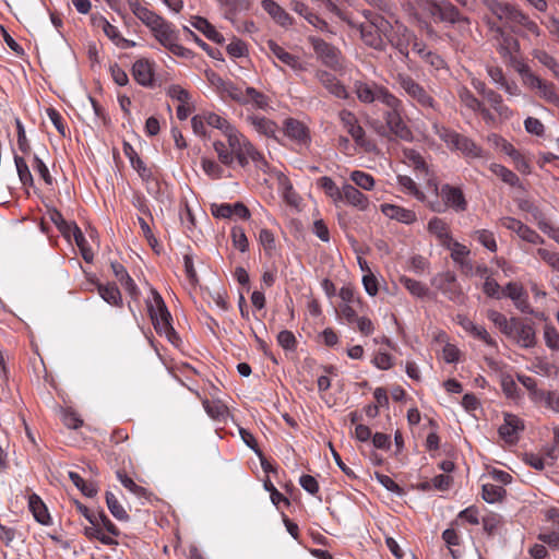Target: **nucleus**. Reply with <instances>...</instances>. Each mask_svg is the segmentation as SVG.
Listing matches in <instances>:
<instances>
[{
	"label": "nucleus",
	"mask_w": 559,
	"mask_h": 559,
	"mask_svg": "<svg viewBox=\"0 0 559 559\" xmlns=\"http://www.w3.org/2000/svg\"><path fill=\"white\" fill-rule=\"evenodd\" d=\"M427 188L432 194H429L426 205L432 212L444 213L453 210L461 213L467 210L468 203L460 187L445 183L439 188L437 179L430 177L427 179Z\"/></svg>",
	"instance_id": "nucleus-1"
},
{
	"label": "nucleus",
	"mask_w": 559,
	"mask_h": 559,
	"mask_svg": "<svg viewBox=\"0 0 559 559\" xmlns=\"http://www.w3.org/2000/svg\"><path fill=\"white\" fill-rule=\"evenodd\" d=\"M383 99L386 107L383 112L385 126H380L377 133L382 136L392 134L402 141L412 142L414 134L404 120L405 109L402 99L396 95H385Z\"/></svg>",
	"instance_id": "nucleus-2"
},
{
	"label": "nucleus",
	"mask_w": 559,
	"mask_h": 559,
	"mask_svg": "<svg viewBox=\"0 0 559 559\" xmlns=\"http://www.w3.org/2000/svg\"><path fill=\"white\" fill-rule=\"evenodd\" d=\"M152 297L146 301L152 323L159 335H164L170 343L176 344L179 337L171 325V314L159 293L151 289Z\"/></svg>",
	"instance_id": "nucleus-3"
},
{
	"label": "nucleus",
	"mask_w": 559,
	"mask_h": 559,
	"mask_svg": "<svg viewBox=\"0 0 559 559\" xmlns=\"http://www.w3.org/2000/svg\"><path fill=\"white\" fill-rule=\"evenodd\" d=\"M226 138L229 153H233L234 160L237 159L241 167L251 160L258 168L264 169L266 162L262 154L236 128Z\"/></svg>",
	"instance_id": "nucleus-4"
},
{
	"label": "nucleus",
	"mask_w": 559,
	"mask_h": 559,
	"mask_svg": "<svg viewBox=\"0 0 559 559\" xmlns=\"http://www.w3.org/2000/svg\"><path fill=\"white\" fill-rule=\"evenodd\" d=\"M392 28L391 23L383 16L369 12L366 14V21L359 25L360 38L362 41L378 50L385 46L384 38Z\"/></svg>",
	"instance_id": "nucleus-5"
},
{
	"label": "nucleus",
	"mask_w": 559,
	"mask_h": 559,
	"mask_svg": "<svg viewBox=\"0 0 559 559\" xmlns=\"http://www.w3.org/2000/svg\"><path fill=\"white\" fill-rule=\"evenodd\" d=\"M432 129L439 138L447 143L450 148L460 151L466 158H484L485 151L472 139L450 130L437 121L432 122Z\"/></svg>",
	"instance_id": "nucleus-6"
},
{
	"label": "nucleus",
	"mask_w": 559,
	"mask_h": 559,
	"mask_svg": "<svg viewBox=\"0 0 559 559\" xmlns=\"http://www.w3.org/2000/svg\"><path fill=\"white\" fill-rule=\"evenodd\" d=\"M395 83L402 92L416 105L424 109L438 110L439 105L431 91L427 90L407 73H397L394 76Z\"/></svg>",
	"instance_id": "nucleus-7"
},
{
	"label": "nucleus",
	"mask_w": 559,
	"mask_h": 559,
	"mask_svg": "<svg viewBox=\"0 0 559 559\" xmlns=\"http://www.w3.org/2000/svg\"><path fill=\"white\" fill-rule=\"evenodd\" d=\"M308 41L312 46L317 59L325 67L333 70L342 68V52L338 48L316 36H309Z\"/></svg>",
	"instance_id": "nucleus-8"
},
{
	"label": "nucleus",
	"mask_w": 559,
	"mask_h": 559,
	"mask_svg": "<svg viewBox=\"0 0 559 559\" xmlns=\"http://www.w3.org/2000/svg\"><path fill=\"white\" fill-rule=\"evenodd\" d=\"M522 348H532L537 344L536 331L533 324L512 317L511 331L507 335Z\"/></svg>",
	"instance_id": "nucleus-9"
},
{
	"label": "nucleus",
	"mask_w": 559,
	"mask_h": 559,
	"mask_svg": "<svg viewBox=\"0 0 559 559\" xmlns=\"http://www.w3.org/2000/svg\"><path fill=\"white\" fill-rule=\"evenodd\" d=\"M354 91L357 98L365 104H371L378 100L384 105L383 98L385 95H394L385 86L377 84L376 82L368 83L364 81H356L354 83Z\"/></svg>",
	"instance_id": "nucleus-10"
},
{
	"label": "nucleus",
	"mask_w": 559,
	"mask_h": 559,
	"mask_svg": "<svg viewBox=\"0 0 559 559\" xmlns=\"http://www.w3.org/2000/svg\"><path fill=\"white\" fill-rule=\"evenodd\" d=\"M386 39L401 55L407 57L408 48L415 39V35L406 26L395 23L388 33Z\"/></svg>",
	"instance_id": "nucleus-11"
},
{
	"label": "nucleus",
	"mask_w": 559,
	"mask_h": 559,
	"mask_svg": "<svg viewBox=\"0 0 559 559\" xmlns=\"http://www.w3.org/2000/svg\"><path fill=\"white\" fill-rule=\"evenodd\" d=\"M484 5L501 22L514 25L522 11L514 5L498 0H481Z\"/></svg>",
	"instance_id": "nucleus-12"
},
{
	"label": "nucleus",
	"mask_w": 559,
	"mask_h": 559,
	"mask_svg": "<svg viewBox=\"0 0 559 559\" xmlns=\"http://www.w3.org/2000/svg\"><path fill=\"white\" fill-rule=\"evenodd\" d=\"M525 86L530 90L536 91L538 97L543 98L547 103L559 107V95L552 82L543 80L542 78L535 74L525 84Z\"/></svg>",
	"instance_id": "nucleus-13"
},
{
	"label": "nucleus",
	"mask_w": 559,
	"mask_h": 559,
	"mask_svg": "<svg viewBox=\"0 0 559 559\" xmlns=\"http://www.w3.org/2000/svg\"><path fill=\"white\" fill-rule=\"evenodd\" d=\"M502 296L510 298L521 312L528 314L534 313V310L528 302V296L521 284L515 282L508 283L502 289Z\"/></svg>",
	"instance_id": "nucleus-14"
},
{
	"label": "nucleus",
	"mask_w": 559,
	"mask_h": 559,
	"mask_svg": "<svg viewBox=\"0 0 559 559\" xmlns=\"http://www.w3.org/2000/svg\"><path fill=\"white\" fill-rule=\"evenodd\" d=\"M261 8L269 14L275 24L283 28L288 29L295 24V19L274 0H262Z\"/></svg>",
	"instance_id": "nucleus-15"
},
{
	"label": "nucleus",
	"mask_w": 559,
	"mask_h": 559,
	"mask_svg": "<svg viewBox=\"0 0 559 559\" xmlns=\"http://www.w3.org/2000/svg\"><path fill=\"white\" fill-rule=\"evenodd\" d=\"M495 31V40H496V47L497 51L501 56L503 60L511 57L514 53H519L520 51V43L519 40L513 37L512 35L506 33L501 27H492Z\"/></svg>",
	"instance_id": "nucleus-16"
},
{
	"label": "nucleus",
	"mask_w": 559,
	"mask_h": 559,
	"mask_svg": "<svg viewBox=\"0 0 559 559\" xmlns=\"http://www.w3.org/2000/svg\"><path fill=\"white\" fill-rule=\"evenodd\" d=\"M429 13L442 22H449V23H460V22H467L466 17H463L459 10L450 2H431L429 3Z\"/></svg>",
	"instance_id": "nucleus-17"
},
{
	"label": "nucleus",
	"mask_w": 559,
	"mask_h": 559,
	"mask_svg": "<svg viewBox=\"0 0 559 559\" xmlns=\"http://www.w3.org/2000/svg\"><path fill=\"white\" fill-rule=\"evenodd\" d=\"M341 202H345L358 211H367L370 205L369 198L347 182L342 186Z\"/></svg>",
	"instance_id": "nucleus-18"
},
{
	"label": "nucleus",
	"mask_w": 559,
	"mask_h": 559,
	"mask_svg": "<svg viewBox=\"0 0 559 559\" xmlns=\"http://www.w3.org/2000/svg\"><path fill=\"white\" fill-rule=\"evenodd\" d=\"M154 38L166 49L175 41H179V32L173 23L163 20L151 31Z\"/></svg>",
	"instance_id": "nucleus-19"
},
{
	"label": "nucleus",
	"mask_w": 559,
	"mask_h": 559,
	"mask_svg": "<svg viewBox=\"0 0 559 559\" xmlns=\"http://www.w3.org/2000/svg\"><path fill=\"white\" fill-rule=\"evenodd\" d=\"M524 429L523 421L513 414H506L504 421L499 427V436L508 443H515L519 432Z\"/></svg>",
	"instance_id": "nucleus-20"
},
{
	"label": "nucleus",
	"mask_w": 559,
	"mask_h": 559,
	"mask_svg": "<svg viewBox=\"0 0 559 559\" xmlns=\"http://www.w3.org/2000/svg\"><path fill=\"white\" fill-rule=\"evenodd\" d=\"M270 52L278 59L282 63L289 67L294 71H304L305 67L298 56L288 52L285 48L280 46L276 41L270 39L266 43Z\"/></svg>",
	"instance_id": "nucleus-21"
},
{
	"label": "nucleus",
	"mask_w": 559,
	"mask_h": 559,
	"mask_svg": "<svg viewBox=\"0 0 559 559\" xmlns=\"http://www.w3.org/2000/svg\"><path fill=\"white\" fill-rule=\"evenodd\" d=\"M338 118L347 133L350 134L358 145L362 146L365 144V131L359 124L356 116L353 112L343 109L340 111Z\"/></svg>",
	"instance_id": "nucleus-22"
},
{
	"label": "nucleus",
	"mask_w": 559,
	"mask_h": 559,
	"mask_svg": "<svg viewBox=\"0 0 559 559\" xmlns=\"http://www.w3.org/2000/svg\"><path fill=\"white\" fill-rule=\"evenodd\" d=\"M314 76L322 84V86L329 91V93L337 98H347L348 94L345 86L337 80L335 75L325 70H317Z\"/></svg>",
	"instance_id": "nucleus-23"
},
{
	"label": "nucleus",
	"mask_w": 559,
	"mask_h": 559,
	"mask_svg": "<svg viewBox=\"0 0 559 559\" xmlns=\"http://www.w3.org/2000/svg\"><path fill=\"white\" fill-rule=\"evenodd\" d=\"M381 211L389 218L407 225L415 223L417 219V215L413 210L394 204H382Z\"/></svg>",
	"instance_id": "nucleus-24"
},
{
	"label": "nucleus",
	"mask_w": 559,
	"mask_h": 559,
	"mask_svg": "<svg viewBox=\"0 0 559 559\" xmlns=\"http://www.w3.org/2000/svg\"><path fill=\"white\" fill-rule=\"evenodd\" d=\"M191 25L201 32L207 39L222 45L225 41L224 36L216 31L205 17L194 15L190 20Z\"/></svg>",
	"instance_id": "nucleus-25"
},
{
	"label": "nucleus",
	"mask_w": 559,
	"mask_h": 559,
	"mask_svg": "<svg viewBox=\"0 0 559 559\" xmlns=\"http://www.w3.org/2000/svg\"><path fill=\"white\" fill-rule=\"evenodd\" d=\"M427 229L443 247L451 242L450 227L442 218L432 217L428 222Z\"/></svg>",
	"instance_id": "nucleus-26"
},
{
	"label": "nucleus",
	"mask_w": 559,
	"mask_h": 559,
	"mask_svg": "<svg viewBox=\"0 0 559 559\" xmlns=\"http://www.w3.org/2000/svg\"><path fill=\"white\" fill-rule=\"evenodd\" d=\"M206 414L214 420L226 423L229 417L228 407L219 400H204L202 402Z\"/></svg>",
	"instance_id": "nucleus-27"
},
{
	"label": "nucleus",
	"mask_w": 559,
	"mask_h": 559,
	"mask_svg": "<svg viewBox=\"0 0 559 559\" xmlns=\"http://www.w3.org/2000/svg\"><path fill=\"white\" fill-rule=\"evenodd\" d=\"M28 507L31 512L33 513L35 520L43 524V525H49L50 524V515L48 513L47 507L43 502V500L36 495L33 493L28 498Z\"/></svg>",
	"instance_id": "nucleus-28"
},
{
	"label": "nucleus",
	"mask_w": 559,
	"mask_h": 559,
	"mask_svg": "<svg viewBox=\"0 0 559 559\" xmlns=\"http://www.w3.org/2000/svg\"><path fill=\"white\" fill-rule=\"evenodd\" d=\"M484 98L502 119H510L513 111L504 104L502 96L493 90L486 92Z\"/></svg>",
	"instance_id": "nucleus-29"
},
{
	"label": "nucleus",
	"mask_w": 559,
	"mask_h": 559,
	"mask_svg": "<svg viewBox=\"0 0 559 559\" xmlns=\"http://www.w3.org/2000/svg\"><path fill=\"white\" fill-rule=\"evenodd\" d=\"M247 120L250 122L252 128L260 134H263L267 138H273L276 134L277 126L274 121L261 117V116H249Z\"/></svg>",
	"instance_id": "nucleus-30"
},
{
	"label": "nucleus",
	"mask_w": 559,
	"mask_h": 559,
	"mask_svg": "<svg viewBox=\"0 0 559 559\" xmlns=\"http://www.w3.org/2000/svg\"><path fill=\"white\" fill-rule=\"evenodd\" d=\"M132 75L141 85H150L153 81L152 66L147 60H138L132 67Z\"/></svg>",
	"instance_id": "nucleus-31"
},
{
	"label": "nucleus",
	"mask_w": 559,
	"mask_h": 559,
	"mask_svg": "<svg viewBox=\"0 0 559 559\" xmlns=\"http://www.w3.org/2000/svg\"><path fill=\"white\" fill-rule=\"evenodd\" d=\"M285 134L299 143H306L309 139L305 124L295 119H287L285 121Z\"/></svg>",
	"instance_id": "nucleus-32"
},
{
	"label": "nucleus",
	"mask_w": 559,
	"mask_h": 559,
	"mask_svg": "<svg viewBox=\"0 0 559 559\" xmlns=\"http://www.w3.org/2000/svg\"><path fill=\"white\" fill-rule=\"evenodd\" d=\"M132 12L146 27L150 28V31H152L163 20L160 15L141 4H134L132 7Z\"/></svg>",
	"instance_id": "nucleus-33"
},
{
	"label": "nucleus",
	"mask_w": 559,
	"mask_h": 559,
	"mask_svg": "<svg viewBox=\"0 0 559 559\" xmlns=\"http://www.w3.org/2000/svg\"><path fill=\"white\" fill-rule=\"evenodd\" d=\"M317 186L334 204L341 202L342 187H337L331 177L323 176L317 180Z\"/></svg>",
	"instance_id": "nucleus-34"
},
{
	"label": "nucleus",
	"mask_w": 559,
	"mask_h": 559,
	"mask_svg": "<svg viewBox=\"0 0 559 559\" xmlns=\"http://www.w3.org/2000/svg\"><path fill=\"white\" fill-rule=\"evenodd\" d=\"M444 247L451 251V258L455 263L461 266H471V261L466 259L471 251L466 246L453 240L452 238L451 242Z\"/></svg>",
	"instance_id": "nucleus-35"
},
{
	"label": "nucleus",
	"mask_w": 559,
	"mask_h": 559,
	"mask_svg": "<svg viewBox=\"0 0 559 559\" xmlns=\"http://www.w3.org/2000/svg\"><path fill=\"white\" fill-rule=\"evenodd\" d=\"M460 103L469 111L478 112L481 109V102L464 85H460L456 90Z\"/></svg>",
	"instance_id": "nucleus-36"
},
{
	"label": "nucleus",
	"mask_w": 559,
	"mask_h": 559,
	"mask_svg": "<svg viewBox=\"0 0 559 559\" xmlns=\"http://www.w3.org/2000/svg\"><path fill=\"white\" fill-rule=\"evenodd\" d=\"M397 183L403 188L405 193L415 197L418 201L425 204L427 203L429 194H425L420 191L416 182L409 176L399 175Z\"/></svg>",
	"instance_id": "nucleus-37"
},
{
	"label": "nucleus",
	"mask_w": 559,
	"mask_h": 559,
	"mask_svg": "<svg viewBox=\"0 0 559 559\" xmlns=\"http://www.w3.org/2000/svg\"><path fill=\"white\" fill-rule=\"evenodd\" d=\"M534 403L539 404L554 413L559 414V392L558 391H545L536 393Z\"/></svg>",
	"instance_id": "nucleus-38"
},
{
	"label": "nucleus",
	"mask_w": 559,
	"mask_h": 559,
	"mask_svg": "<svg viewBox=\"0 0 559 559\" xmlns=\"http://www.w3.org/2000/svg\"><path fill=\"white\" fill-rule=\"evenodd\" d=\"M400 283L416 298H425L429 295V288L421 282L408 276H401Z\"/></svg>",
	"instance_id": "nucleus-39"
},
{
	"label": "nucleus",
	"mask_w": 559,
	"mask_h": 559,
	"mask_svg": "<svg viewBox=\"0 0 559 559\" xmlns=\"http://www.w3.org/2000/svg\"><path fill=\"white\" fill-rule=\"evenodd\" d=\"M504 62L511 66L520 74L524 85L535 75L531 68L518 57V53L507 58Z\"/></svg>",
	"instance_id": "nucleus-40"
},
{
	"label": "nucleus",
	"mask_w": 559,
	"mask_h": 559,
	"mask_svg": "<svg viewBox=\"0 0 559 559\" xmlns=\"http://www.w3.org/2000/svg\"><path fill=\"white\" fill-rule=\"evenodd\" d=\"M245 99L247 102L241 103V105H253L259 109H266L269 107V97L251 86L245 88Z\"/></svg>",
	"instance_id": "nucleus-41"
},
{
	"label": "nucleus",
	"mask_w": 559,
	"mask_h": 559,
	"mask_svg": "<svg viewBox=\"0 0 559 559\" xmlns=\"http://www.w3.org/2000/svg\"><path fill=\"white\" fill-rule=\"evenodd\" d=\"M403 154L405 163L413 167L415 171L424 174L425 176L429 175L428 166L418 152L409 148L405 150Z\"/></svg>",
	"instance_id": "nucleus-42"
},
{
	"label": "nucleus",
	"mask_w": 559,
	"mask_h": 559,
	"mask_svg": "<svg viewBox=\"0 0 559 559\" xmlns=\"http://www.w3.org/2000/svg\"><path fill=\"white\" fill-rule=\"evenodd\" d=\"M444 286H440L439 288L450 300L455 302H462L464 299V295L461 289L455 284V277L452 274H447L444 276Z\"/></svg>",
	"instance_id": "nucleus-43"
},
{
	"label": "nucleus",
	"mask_w": 559,
	"mask_h": 559,
	"mask_svg": "<svg viewBox=\"0 0 559 559\" xmlns=\"http://www.w3.org/2000/svg\"><path fill=\"white\" fill-rule=\"evenodd\" d=\"M532 56L538 60L539 63L548 68L554 78L559 81V63L552 56L543 49H534Z\"/></svg>",
	"instance_id": "nucleus-44"
},
{
	"label": "nucleus",
	"mask_w": 559,
	"mask_h": 559,
	"mask_svg": "<svg viewBox=\"0 0 559 559\" xmlns=\"http://www.w3.org/2000/svg\"><path fill=\"white\" fill-rule=\"evenodd\" d=\"M98 293L109 305L118 306L122 301L120 290L115 284L99 285Z\"/></svg>",
	"instance_id": "nucleus-45"
},
{
	"label": "nucleus",
	"mask_w": 559,
	"mask_h": 559,
	"mask_svg": "<svg viewBox=\"0 0 559 559\" xmlns=\"http://www.w3.org/2000/svg\"><path fill=\"white\" fill-rule=\"evenodd\" d=\"M506 495V489L495 484H484L481 496L483 499L488 503H496L501 501Z\"/></svg>",
	"instance_id": "nucleus-46"
},
{
	"label": "nucleus",
	"mask_w": 559,
	"mask_h": 559,
	"mask_svg": "<svg viewBox=\"0 0 559 559\" xmlns=\"http://www.w3.org/2000/svg\"><path fill=\"white\" fill-rule=\"evenodd\" d=\"M350 180L359 188L371 191L374 188V178L362 170H354L349 175Z\"/></svg>",
	"instance_id": "nucleus-47"
},
{
	"label": "nucleus",
	"mask_w": 559,
	"mask_h": 559,
	"mask_svg": "<svg viewBox=\"0 0 559 559\" xmlns=\"http://www.w3.org/2000/svg\"><path fill=\"white\" fill-rule=\"evenodd\" d=\"M106 503L110 511V513L119 521H127L129 519V514L124 510V508L120 504L117 497L110 492H106Z\"/></svg>",
	"instance_id": "nucleus-48"
},
{
	"label": "nucleus",
	"mask_w": 559,
	"mask_h": 559,
	"mask_svg": "<svg viewBox=\"0 0 559 559\" xmlns=\"http://www.w3.org/2000/svg\"><path fill=\"white\" fill-rule=\"evenodd\" d=\"M472 236L490 252L497 251L498 246L492 231L488 229H477Z\"/></svg>",
	"instance_id": "nucleus-49"
},
{
	"label": "nucleus",
	"mask_w": 559,
	"mask_h": 559,
	"mask_svg": "<svg viewBox=\"0 0 559 559\" xmlns=\"http://www.w3.org/2000/svg\"><path fill=\"white\" fill-rule=\"evenodd\" d=\"M204 119L209 126L221 130L225 136L235 129L225 118L214 112L204 114Z\"/></svg>",
	"instance_id": "nucleus-50"
},
{
	"label": "nucleus",
	"mask_w": 559,
	"mask_h": 559,
	"mask_svg": "<svg viewBox=\"0 0 559 559\" xmlns=\"http://www.w3.org/2000/svg\"><path fill=\"white\" fill-rule=\"evenodd\" d=\"M117 478L120 480L121 485L134 496L139 498L146 496V489L135 484V481L131 477H129L124 472L118 471Z\"/></svg>",
	"instance_id": "nucleus-51"
},
{
	"label": "nucleus",
	"mask_w": 559,
	"mask_h": 559,
	"mask_svg": "<svg viewBox=\"0 0 559 559\" xmlns=\"http://www.w3.org/2000/svg\"><path fill=\"white\" fill-rule=\"evenodd\" d=\"M487 318L500 330L506 336L511 331V319H508L504 314L497 310H488Z\"/></svg>",
	"instance_id": "nucleus-52"
},
{
	"label": "nucleus",
	"mask_w": 559,
	"mask_h": 559,
	"mask_svg": "<svg viewBox=\"0 0 559 559\" xmlns=\"http://www.w3.org/2000/svg\"><path fill=\"white\" fill-rule=\"evenodd\" d=\"M69 478L84 496L91 498L97 493L96 486L93 483H86L78 473L69 472Z\"/></svg>",
	"instance_id": "nucleus-53"
},
{
	"label": "nucleus",
	"mask_w": 559,
	"mask_h": 559,
	"mask_svg": "<svg viewBox=\"0 0 559 559\" xmlns=\"http://www.w3.org/2000/svg\"><path fill=\"white\" fill-rule=\"evenodd\" d=\"M84 534L86 537L97 539L107 546H114L118 544L117 540H115L111 536L103 533L98 524H92L91 526L85 527Z\"/></svg>",
	"instance_id": "nucleus-54"
},
{
	"label": "nucleus",
	"mask_w": 559,
	"mask_h": 559,
	"mask_svg": "<svg viewBox=\"0 0 559 559\" xmlns=\"http://www.w3.org/2000/svg\"><path fill=\"white\" fill-rule=\"evenodd\" d=\"M489 169L496 176L500 177L503 182L510 186H515L519 182V177L503 165L492 163L490 164Z\"/></svg>",
	"instance_id": "nucleus-55"
},
{
	"label": "nucleus",
	"mask_w": 559,
	"mask_h": 559,
	"mask_svg": "<svg viewBox=\"0 0 559 559\" xmlns=\"http://www.w3.org/2000/svg\"><path fill=\"white\" fill-rule=\"evenodd\" d=\"M546 346L552 352H559V332L552 324H545L543 332Z\"/></svg>",
	"instance_id": "nucleus-56"
},
{
	"label": "nucleus",
	"mask_w": 559,
	"mask_h": 559,
	"mask_svg": "<svg viewBox=\"0 0 559 559\" xmlns=\"http://www.w3.org/2000/svg\"><path fill=\"white\" fill-rule=\"evenodd\" d=\"M97 27H99L104 34L117 46L121 38L123 37L119 29L111 25L105 17H100L96 22Z\"/></svg>",
	"instance_id": "nucleus-57"
},
{
	"label": "nucleus",
	"mask_w": 559,
	"mask_h": 559,
	"mask_svg": "<svg viewBox=\"0 0 559 559\" xmlns=\"http://www.w3.org/2000/svg\"><path fill=\"white\" fill-rule=\"evenodd\" d=\"M14 162H15L16 171H17L21 182L24 186H33V176H32L31 170H29L26 162L24 160V158L15 155Z\"/></svg>",
	"instance_id": "nucleus-58"
},
{
	"label": "nucleus",
	"mask_w": 559,
	"mask_h": 559,
	"mask_svg": "<svg viewBox=\"0 0 559 559\" xmlns=\"http://www.w3.org/2000/svg\"><path fill=\"white\" fill-rule=\"evenodd\" d=\"M488 140L510 157H519V151L511 143H509L507 140L499 136L498 134H490L488 136Z\"/></svg>",
	"instance_id": "nucleus-59"
},
{
	"label": "nucleus",
	"mask_w": 559,
	"mask_h": 559,
	"mask_svg": "<svg viewBox=\"0 0 559 559\" xmlns=\"http://www.w3.org/2000/svg\"><path fill=\"white\" fill-rule=\"evenodd\" d=\"M222 93H225L228 97L239 104L247 102L245 99V88L237 86L230 81L222 83Z\"/></svg>",
	"instance_id": "nucleus-60"
},
{
	"label": "nucleus",
	"mask_w": 559,
	"mask_h": 559,
	"mask_svg": "<svg viewBox=\"0 0 559 559\" xmlns=\"http://www.w3.org/2000/svg\"><path fill=\"white\" fill-rule=\"evenodd\" d=\"M259 242L263 247L266 255L272 257L275 252V239L274 235L269 229H261L259 233Z\"/></svg>",
	"instance_id": "nucleus-61"
},
{
	"label": "nucleus",
	"mask_w": 559,
	"mask_h": 559,
	"mask_svg": "<svg viewBox=\"0 0 559 559\" xmlns=\"http://www.w3.org/2000/svg\"><path fill=\"white\" fill-rule=\"evenodd\" d=\"M231 239L234 247L237 248L239 251L246 252L248 250L249 242L243 228L234 227L231 229Z\"/></svg>",
	"instance_id": "nucleus-62"
},
{
	"label": "nucleus",
	"mask_w": 559,
	"mask_h": 559,
	"mask_svg": "<svg viewBox=\"0 0 559 559\" xmlns=\"http://www.w3.org/2000/svg\"><path fill=\"white\" fill-rule=\"evenodd\" d=\"M213 147L217 153L219 162L226 166H230L234 163L233 153H229V148L222 141H215Z\"/></svg>",
	"instance_id": "nucleus-63"
},
{
	"label": "nucleus",
	"mask_w": 559,
	"mask_h": 559,
	"mask_svg": "<svg viewBox=\"0 0 559 559\" xmlns=\"http://www.w3.org/2000/svg\"><path fill=\"white\" fill-rule=\"evenodd\" d=\"M536 253L544 260L554 271L559 273V253L552 252L544 248L537 249Z\"/></svg>",
	"instance_id": "nucleus-64"
}]
</instances>
